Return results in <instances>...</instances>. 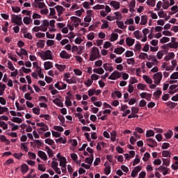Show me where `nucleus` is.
Here are the masks:
<instances>
[{"label":"nucleus","mask_w":178,"mask_h":178,"mask_svg":"<svg viewBox=\"0 0 178 178\" xmlns=\"http://www.w3.org/2000/svg\"><path fill=\"white\" fill-rule=\"evenodd\" d=\"M91 54L89 57V60L94 61L96 59H99L101 58V55L99 54V49L97 47H93L90 51Z\"/></svg>","instance_id":"f257e3e1"},{"label":"nucleus","mask_w":178,"mask_h":178,"mask_svg":"<svg viewBox=\"0 0 178 178\" xmlns=\"http://www.w3.org/2000/svg\"><path fill=\"white\" fill-rule=\"evenodd\" d=\"M11 22L17 26H22L23 21L22 20V15H16L15 14L11 15Z\"/></svg>","instance_id":"f03ea898"},{"label":"nucleus","mask_w":178,"mask_h":178,"mask_svg":"<svg viewBox=\"0 0 178 178\" xmlns=\"http://www.w3.org/2000/svg\"><path fill=\"white\" fill-rule=\"evenodd\" d=\"M162 72H157L153 75V80L156 86H159L162 80Z\"/></svg>","instance_id":"7ed1b4c3"},{"label":"nucleus","mask_w":178,"mask_h":178,"mask_svg":"<svg viewBox=\"0 0 178 178\" xmlns=\"http://www.w3.org/2000/svg\"><path fill=\"white\" fill-rule=\"evenodd\" d=\"M145 143L148 147H150V148H155V147H157L158 145V143L152 138L146 139Z\"/></svg>","instance_id":"20e7f679"},{"label":"nucleus","mask_w":178,"mask_h":178,"mask_svg":"<svg viewBox=\"0 0 178 178\" xmlns=\"http://www.w3.org/2000/svg\"><path fill=\"white\" fill-rule=\"evenodd\" d=\"M122 77V73L117 70H115L109 76L108 80H116V79H120Z\"/></svg>","instance_id":"39448f33"},{"label":"nucleus","mask_w":178,"mask_h":178,"mask_svg":"<svg viewBox=\"0 0 178 178\" xmlns=\"http://www.w3.org/2000/svg\"><path fill=\"white\" fill-rule=\"evenodd\" d=\"M49 59L50 60H52L54 59V57L52 56V51L51 50H46L44 51V60H48Z\"/></svg>","instance_id":"423d86ee"},{"label":"nucleus","mask_w":178,"mask_h":178,"mask_svg":"<svg viewBox=\"0 0 178 178\" xmlns=\"http://www.w3.org/2000/svg\"><path fill=\"white\" fill-rule=\"evenodd\" d=\"M61 59H70L72 55L69 54L65 50H63L60 54Z\"/></svg>","instance_id":"0eeeda50"},{"label":"nucleus","mask_w":178,"mask_h":178,"mask_svg":"<svg viewBox=\"0 0 178 178\" xmlns=\"http://www.w3.org/2000/svg\"><path fill=\"white\" fill-rule=\"evenodd\" d=\"M125 42L128 47H133V45H134V42H136V40L130 37H127L125 40Z\"/></svg>","instance_id":"6e6552de"},{"label":"nucleus","mask_w":178,"mask_h":178,"mask_svg":"<svg viewBox=\"0 0 178 178\" xmlns=\"http://www.w3.org/2000/svg\"><path fill=\"white\" fill-rule=\"evenodd\" d=\"M38 155L39 158H40L41 159H43V161H47V159H48V156H47V154H45V152L41 150H39L38 152Z\"/></svg>","instance_id":"1a4fd4ad"},{"label":"nucleus","mask_w":178,"mask_h":178,"mask_svg":"<svg viewBox=\"0 0 178 178\" xmlns=\"http://www.w3.org/2000/svg\"><path fill=\"white\" fill-rule=\"evenodd\" d=\"M126 51V49L122 47H117L114 49V54H117V55H122L123 52Z\"/></svg>","instance_id":"9d476101"},{"label":"nucleus","mask_w":178,"mask_h":178,"mask_svg":"<svg viewBox=\"0 0 178 178\" xmlns=\"http://www.w3.org/2000/svg\"><path fill=\"white\" fill-rule=\"evenodd\" d=\"M110 5L113 6L115 10H118V9L120 8V3H119V1H111Z\"/></svg>","instance_id":"9b49d317"},{"label":"nucleus","mask_w":178,"mask_h":178,"mask_svg":"<svg viewBox=\"0 0 178 178\" xmlns=\"http://www.w3.org/2000/svg\"><path fill=\"white\" fill-rule=\"evenodd\" d=\"M44 70H49V69H52V67H54V65L52 64V62L47 61L44 63Z\"/></svg>","instance_id":"f8f14e48"},{"label":"nucleus","mask_w":178,"mask_h":178,"mask_svg":"<svg viewBox=\"0 0 178 178\" xmlns=\"http://www.w3.org/2000/svg\"><path fill=\"white\" fill-rule=\"evenodd\" d=\"M21 172L24 175V173H27L29 172V165L27 164L24 163L21 165Z\"/></svg>","instance_id":"ddd939ff"},{"label":"nucleus","mask_w":178,"mask_h":178,"mask_svg":"<svg viewBox=\"0 0 178 178\" xmlns=\"http://www.w3.org/2000/svg\"><path fill=\"white\" fill-rule=\"evenodd\" d=\"M147 22H148V17L147 15H143L141 17V21L140 24H141V26H145Z\"/></svg>","instance_id":"4468645a"},{"label":"nucleus","mask_w":178,"mask_h":178,"mask_svg":"<svg viewBox=\"0 0 178 178\" xmlns=\"http://www.w3.org/2000/svg\"><path fill=\"white\" fill-rule=\"evenodd\" d=\"M170 59H175V53H169L167 56L164 57V60H166L167 62L170 60Z\"/></svg>","instance_id":"2eb2a0df"},{"label":"nucleus","mask_w":178,"mask_h":178,"mask_svg":"<svg viewBox=\"0 0 178 178\" xmlns=\"http://www.w3.org/2000/svg\"><path fill=\"white\" fill-rule=\"evenodd\" d=\"M54 104L55 105H57V106H60V108H63V103L60 102V99L59 98H56L53 100Z\"/></svg>","instance_id":"dca6fc26"},{"label":"nucleus","mask_w":178,"mask_h":178,"mask_svg":"<svg viewBox=\"0 0 178 178\" xmlns=\"http://www.w3.org/2000/svg\"><path fill=\"white\" fill-rule=\"evenodd\" d=\"M93 72L97 73V74H104V73H105V71L104 70V68L99 67L93 69Z\"/></svg>","instance_id":"f3484780"},{"label":"nucleus","mask_w":178,"mask_h":178,"mask_svg":"<svg viewBox=\"0 0 178 178\" xmlns=\"http://www.w3.org/2000/svg\"><path fill=\"white\" fill-rule=\"evenodd\" d=\"M115 95H116V97H118V98H122V92L120 91H114V92L111 93V97L115 99V98H116V97L115 96Z\"/></svg>","instance_id":"a211bd4d"},{"label":"nucleus","mask_w":178,"mask_h":178,"mask_svg":"<svg viewBox=\"0 0 178 178\" xmlns=\"http://www.w3.org/2000/svg\"><path fill=\"white\" fill-rule=\"evenodd\" d=\"M44 42H45V40H39L38 42L36 43V45L38 47V48L44 49V47H45Z\"/></svg>","instance_id":"6ab92c4d"},{"label":"nucleus","mask_w":178,"mask_h":178,"mask_svg":"<svg viewBox=\"0 0 178 178\" xmlns=\"http://www.w3.org/2000/svg\"><path fill=\"white\" fill-rule=\"evenodd\" d=\"M118 38H119V35H118V33H111V37L110 38V41L111 42H114V41H116V40H118Z\"/></svg>","instance_id":"aec40b11"},{"label":"nucleus","mask_w":178,"mask_h":178,"mask_svg":"<svg viewBox=\"0 0 178 178\" xmlns=\"http://www.w3.org/2000/svg\"><path fill=\"white\" fill-rule=\"evenodd\" d=\"M143 79L146 83H147V84H152V79H151L149 76L147 75H143Z\"/></svg>","instance_id":"412c9836"},{"label":"nucleus","mask_w":178,"mask_h":178,"mask_svg":"<svg viewBox=\"0 0 178 178\" xmlns=\"http://www.w3.org/2000/svg\"><path fill=\"white\" fill-rule=\"evenodd\" d=\"M134 35H135L136 40H140L143 37V33L138 30L134 32Z\"/></svg>","instance_id":"4be33fe9"},{"label":"nucleus","mask_w":178,"mask_h":178,"mask_svg":"<svg viewBox=\"0 0 178 178\" xmlns=\"http://www.w3.org/2000/svg\"><path fill=\"white\" fill-rule=\"evenodd\" d=\"M108 65L110 66H108ZM103 67L104 70H108V72H113V67L112 66H111V64H108V63H104L103 65Z\"/></svg>","instance_id":"5701e85b"},{"label":"nucleus","mask_w":178,"mask_h":178,"mask_svg":"<svg viewBox=\"0 0 178 178\" xmlns=\"http://www.w3.org/2000/svg\"><path fill=\"white\" fill-rule=\"evenodd\" d=\"M56 67L59 70V72H63L65 69H66V65H59V64H55Z\"/></svg>","instance_id":"b1692460"},{"label":"nucleus","mask_w":178,"mask_h":178,"mask_svg":"<svg viewBox=\"0 0 178 178\" xmlns=\"http://www.w3.org/2000/svg\"><path fill=\"white\" fill-rule=\"evenodd\" d=\"M104 166H105V168H104L105 175H109L111 173V165H107L106 163H105Z\"/></svg>","instance_id":"393cba45"},{"label":"nucleus","mask_w":178,"mask_h":178,"mask_svg":"<svg viewBox=\"0 0 178 178\" xmlns=\"http://www.w3.org/2000/svg\"><path fill=\"white\" fill-rule=\"evenodd\" d=\"M23 22L24 24H30V23L33 22V19L30 17H25L23 19Z\"/></svg>","instance_id":"a878e982"},{"label":"nucleus","mask_w":178,"mask_h":178,"mask_svg":"<svg viewBox=\"0 0 178 178\" xmlns=\"http://www.w3.org/2000/svg\"><path fill=\"white\" fill-rule=\"evenodd\" d=\"M167 47H168L169 48H174L175 49H177L178 48V42H175V43H168Z\"/></svg>","instance_id":"bb28decb"},{"label":"nucleus","mask_w":178,"mask_h":178,"mask_svg":"<svg viewBox=\"0 0 178 178\" xmlns=\"http://www.w3.org/2000/svg\"><path fill=\"white\" fill-rule=\"evenodd\" d=\"M145 136L147 138L154 137V136H155V132L154 131V130L149 129V131H147Z\"/></svg>","instance_id":"cd10ccee"},{"label":"nucleus","mask_w":178,"mask_h":178,"mask_svg":"<svg viewBox=\"0 0 178 178\" xmlns=\"http://www.w3.org/2000/svg\"><path fill=\"white\" fill-rule=\"evenodd\" d=\"M164 136L167 140H169L172 138V136H173V131L172 130H169L168 132L164 134Z\"/></svg>","instance_id":"c85d7f7f"},{"label":"nucleus","mask_w":178,"mask_h":178,"mask_svg":"<svg viewBox=\"0 0 178 178\" xmlns=\"http://www.w3.org/2000/svg\"><path fill=\"white\" fill-rule=\"evenodd\" d=\"M116 23L119 27V29H121L122 30H124L127 26H124V24L122 22L120 21H116Z\"/></svg>","instance_id":"c756f323"},{"label":"nucleus","mask_w":178,"mask_h":178,"mask_svg":"<svg viewBox=\"0 0 178 178\" xmlns=\"http://www.w3.org/2000/svg\"><path fill=\"white\" fill-rule=\"evenodd\" d=\"M55 9H56L57 12H60L61 13H63L65 10H66L63 6L59 5L55 6Z\"/></svg>","instance_id":"7c9ffc66"},{"label":"nucleus","mask_w":178,"mask_h":178,"mask_svg":"<svg viewBox=\"0 0 178 178\" xmlns=\"http://www.w3.org/2000/svg\"><path fill=\"white\" fill-rule=\"evenodd\" d=\"M11 122H14V123H22L23 122V120L22 118L14 117L12 119H10Z\"/></svg>","instance_id":"2f4dec72"},{"label":"nucleus","mask_w":178,"mask_h":178,"mask_svg":"<svg viewBox=\"0 0 178 178\" xmlns=\"http://www.w3.org/2000/svg\"><path fill=\"white\" fill-rule=\"evenodd\" d=\"M72 22H74V23H81V19L75 17V16H72L70 17Z\"/></svg>","instance_id":"473e14b6"},{"label":"nucleus","mask_w":178,"mask_h":178,"mask_svg":"<svg viewBox=\"0 0 178 178\" xmlns=\"http://www.w3.org/2000/svg\"><path fill=\"white\" fill-rule=\"evenodd\" d=\"M137 88H138V90H142L143 91H144V90H145V88H147V85H145L144 83H138L137 85Z\"/></svg>","instance_id":"72a5a7b5"},{"label":"nucleus","mask_w":178,"mask_h":178,"mask_svg":"<svg viewBox=\"0 0 178 178\" xmlns=\"http://www.w3.org/2000/svg\"><path fill=\"white\" fill-rule=\"evenodd\" d=\"M149 158H151V154H149L148 152H146L144 154V157H143V161H144V162H148V159H149Z\"/></svg>","instance_id":"f704fd0d"},{"label":"nucleus","mask_w":178,"mask_h":178,"mask_svg":"<svg viewBox=\"0 0 178 178\" xmlns=\"http://www.w3.org/2000/svg\"><path fill=\"white\" fill-rule=\"evenodd\" d=\"M0 127H2L3 130H8V124L3 121H0Z\"/></svg>","instance_id":"c9c22d12"},{"label":"nucleus","mask_w":178,"mask_h":178,"mask_svg":"<svg viewBox=\"0 0 178 178\" xmlns=\"http://www.w3.org/2000/svg\"><path fill=\"white\" fill-rule=\"evenodd\" d=\"M170 152L168 151V150H163L162 152V156L165 157V158H168V156H169V158H170Z\"/></svg>","instance_id":"e433bc0d"},{"label":"nucleus","mask_w":178,"mask_h":178,"mask_svg":"<svg viewBox=\"0 0 178 178\" xmlns=\"http://www.w3.org/2000/svg\"><path fill=\"white\" fill-rule=\"evenodd\" d=\"M65 104L67 106H72L73 104L72 103V101H70V98L69 97H65Z\"/></svg>","instance_id":"4c0bfd02"},{"label":"nucleus","mask_w":178,"mask_h":178,"mask_svg":"<svg viewBox=\"0 0 178 178\" xmlns=\"http://www.w3.org/2000/svg\"><path fill=\"white\" fill-rule=\"evenodd\" d=\"M138 58H139L140 59H145V58H146L147 59H148V54H146V53L141 52V53H140V54H139V56H138Z\"/></svg>","instance_id":"58836bf2"},{"label":"nucleus","mask_w":178,"mask_h":178,"mask_svg":"<svg viewBox=\"0 0 178 178\" xmlns=\"http://www.w3.org/2000/svg\"><path fill=\"white\" fill-rule=\"evenodd\" d=\"M44 143L46 144H48V145H54L55 144V141H54V140L50 139V138H47V139L44 140Z\"/></svg>","instance_id":"ea45409f"},{"label":"nucleus","mask_w":178,"mask_h":178,"mask_svg":"<svg viewBox=\"0 0 178 178\" xmlns=\"http://www.w3.org/2000/svg\"><path fill=\"white\" fill-rule=\"evenodd\" d=\"M93 81L92 79H88L86 81H84V84L86 86V87H91L92 85Z\"/></svg>","instance_id":"a19ab883"},{"label":"nucleus","mask_w":178,"mask_h":178,"mask_svg":"<svg viewBox=\"0 0 178 178\" xmlns=\"http://www.w3.org/2000/svg\"><path fill=\"white\" fill-rule=\"evenodd\" d=\"M167 105L168 106H170V108H172V109L176 108V106H177V103H175V102H168L167 103Z\"/></svg>","instance_id":"79ce46f5"},{"label":"nucleus","mask_w":178,"mask_h":178,"mask_svg":"<svg viewBox=\"0 0 178 178\" xmlns=\"http://www.w3.org/2000/svg\"><path fill=\"white\" fill-rule=\"evenodd\" d=\"M8 111H9V108H8L7 107H3L0 106V115H3L4 112H8Z\"/></svg>","instance_id":"37998d69"},{"label":"nucleus","mask_w":178,"mask_h":178,"mask_svg":"<svg viewBox=\"0 0 178 178\" xmlns=\"http://www.w3.org/2000/svg\"><path fill=\"white\" fill-rule=\"evenodd\" d=\"M112 47V43L109 41H106L104 42V44L103 46V48L108 49V48H111Z\"/></svg>","instance_id":"c03bdc74"},{"label":"nucleus","mask_w":178,"mask_h":178,"mask_svg":"<svg viewBox=\"0 0 178 178\" xmlns=\"http://www.w3.org/2000/svg\"><path fill=\"white\" fill-rule=\"evenodd\" d=\"M19 72H23L24 73H31V69L26 68L25 67H22Z\"/></svg>","instance_id":"a18cd8bd"},{"label":"nucleus","mask_w":178,"mask_h":178,"mask_svg":"<svg viewBox=\"0 0 178 178\" xmlns=\"http://www.w3.org/2000/svg\"><path fill=\"white\" fill-rule=\"evenodd\" d=\"M139 111H140V108H138V107L131 108V115H136V113H138Z\"/></svg>","instance_id":"49530a36"},{"label":"nucleus","mask_w":178,"mask_h":178,"mask_svg":"<svg viewBox=\"0 0 178 178\" xmlns=\"http://www.w3.org/2000/svg\"><path fill=\"white\" fill-rule=\"evenodd\" d=\"M162 95V91L161 90H157L154 92L153 95L155 98H159V96Z\"/></svg>","instance_id":"de8ad7c7"},{"label":"nucleus","mask_w":178,"mask_h":178,"mask_svg":"<svg viewBox=\"0 0 178 178\" xmlns=\"http://www.w3.org/2000/svg\"><path fill=\"white\" fill-rule=\"evenodd\" d=\"M169 41H170V38H169L168 37H163L160 40V42H161V44H165V42H169Z\"/></svg>","instance_id":"09e8293b"},{"label":"nucleus","mask_w":178,"mask_h":178,"mask_svg":"<svg viewBox=\"0 0 178 178\" xmlns=\"http://www.w3.org/2000/svg\"><path fill=\"white\" fill-rule=\"evenodd\" d=\"M170 79L171 80H176L178 79V72H175L174 73L172 74V75L170 76Z\"/></svg>","instance_id":"8fccbe9b"},{"label":"nucleus","mask_w":178,"mask_h":178,"mask_svg":"<svg viewBox=\"0 0 178 178\" xmlns=\"http://www.w3.org/2000/svg\"><path fill=\"white\" fill-rule=\"evenodd\" d=\"M111 141L115 142L116 140V131H113L111 133Z\"/></svg>","instance_id":"3c124183"},{"label":"nucleus","mask_w":178,"mask_h":178,"mask_svg":"<svg viewBox=\"0 0 178 178\" xmlns=\"http://www.w3.org/2000/svg\"><path fill=\"white\" fill-rule=\"evenodd\" d=\"M8 69H10V70H11V72H13V70H15V66H13V63H12V61L8 60Z\"/></svg>","instance_id":"603ef678"},{"label":"nucleus","mask_w":178,"mask_h":178,"mask_svg":"<svg viewBox=\"0 0 178 178\" xmlns=\"http://www.w3.org/2000/svg\"><path fill=\"white\" fill-rule=\"evenodd\" d=\"M134 56V53L132 51H127L125 52V57L126 58H130L131 56Z\"/></svg>","instance_id":"864d4df0"},{"label":"nucleus","mask_w":178,"mask_h":178,"mask_svg":"<svg viewBox=\"0 0 178 178\" xmlns=\"http://www.w3.org/2000/svg\"><path fill=\"white\" fill-rule=\"evenodd\" d=\"M38 170H40V172H45V170H47V168L44 166V164H38Z\"/></svg>","instance_id":"5fc2aeb1"},{"label":"nucleus","mask_w":178,"mask_h":178,"mask_svg":"<svg viewBox=\"0 0 178 178\" xmlns=\"http://www.w3.org/2000/svg\"><path fill=\"white\" fill-rule=\"evenodd\" d=\"M56 143H62V144H66V138L63 139V137H60L58 139H56Z\"/></svg>","instance_id":"6e6d98bb"},{"label":"nucleus","mask_w":178,"mask_h":178,"mask_svg":"<svg viewBox=\"0 0 178 178\" xmlns=\"http://www.w3.org/2000/svg\"><path fill=\"white\" fill-rule=\"evenodd\" d=\"M53 129L54 130H56V131H60V132H62L65 130L63 127L60 126H54Z\"/></svg>","instance_id":"4d7b16f0"},{"label":"nucleus","mask_w":178,"mask_h":178,"mask_svg":"<svg viewBox=\"0 0 178 178\" xmlns=\"http://www.w3.org/2000/svg\"><path fill=\"white\" fill-rule=\"evenodd\" d=\"M13 156H15L16 159H22V156H23V153H15Z\"/></svg>","instance_id":"13d9d810"},{"label":"nucleus","mask_w":178,"mask_h":178,"mask_svg":"<svg viewBox=\"0 0 178 178\" xmlns=\"http://www.w3.org/2000/svg\"><path fill=\"white\" fill-rule=\"evenodd\" d=\"M58 165H59V163H58V161H53L51 162V168H52V169H54H54L58 168Z\"/></svg>","instance_id":"bf43d9fd"},{"label":"nucleus","mask_w":178,"mask_h":178,"mask_svg":"<svg viewBox=\"0 0 178 178\" xmlns=\"http://www.w3.org/2000/svg\"><path fill=\"white\" fill-rule=\"evenodd\" d=\"M47 47H52V46L55 45V41L52 40H48L47 41Z\"/></svg>","instance_id":"052dcab7"},{"label":"nucleus","mask_w":178,"mask_h":178,"mask_svg":"<svg viewBox=\"0 0 178 178\" xmlns=\"http://www.w3.org/2000/svg\"><path fill=\"white\" fill-rule=\"evenodd\" d=\"M170 147V144L168 143H163L161 148L162 149H168Z\"/></svg>","instance_id":"680f3d73"},{"label":"nucleus","mask_w":178,"mask_h":178,"mask_svg":"<svg viewBox=\"0 0 178 178\" xmlns=\"http://www.w3.org/2000/svg\"><path fill=\"white\" fill-rule=\"evenodd\" d=\"M74 73H75L76 76H81L83 74V72H81V70L79 69H74Z\"/></svg>","instance_id":"e2e57ef3"},{"label":"nucleus","mask_w":178,"mask_h":178,"mask_svg":"<svg viewBox=\"0 0 178 178\" xmlns=\"http://www.w3.org/2000/svg\"><path fill=\"white\" fill-rule=\"evenodd\" d=\"M87 38H88V40L92 41V40H94V38H95V36H94V33H90L88 34Z\"/></svg>","instance_id":"0e129e2a"},{"label":"nucleus","mask_w":178,"mask_h":178,"mask_svg":"<svg viewBox=\"0 0 178 178\" xmlns=\"http://www.w3.org/2000/svg\"><path fill=\"white\" fill-rule=\"evenodd\" d=\"M28 154L30 159H35V158H37V156L33 152H29Z\"/></svg>","instance_id":"69168bd1"},{"label":"nucleus","mask_w":178,"mask_h":178,"mask_svg":"<svg viewBox=\"0 0 178 178\" xmlns=\"http://www.w3.org/2000/svg\"><path fill=\"white\" fill-rule=\"evenodd\" d=\"M169 1H166L164 2L163 5L162 6L163 9H168L170 6Z\"/></svg>","instance_id":"338daca9"},{"label":"nucleus","mask_w":178,"mask_h":178,"mask_svg":"<svg viewBox=\"0 0 178 178\" xmlns=\"http://www.w3.org/2000/svg\"><path fill=\"white\" fill-rule=\"evenodd\" d=\"M156 56H157L158 59H161V58H163V51L161 50V51H158Z\"/></svg>","instance_id":"774afa93"}]
</instances>
